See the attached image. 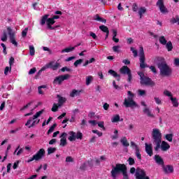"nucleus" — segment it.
<instances>
[{"label":"nucleus","instance_id":"48","mask_svg":"<svg viewBox=\"0 0 179 179\" xmlns=\"http://www.w3.org/2000/svg\"><path fill=\"white\" fill-rule=\"evenodd\" d=\"M120 48H121L120 45H115L113 47V50L114 52H120Z\"/></svg>","mask_w":179,"mask_h":179},{"label":"nucleus","instance_id":"54","mask_svg":"<svg viewBox=\"0 0 179 179\" xmlns=\"http://www.w3.org/2000/svg\"><path fill=\"white\" fill-rule=\"evenodd\" d=\"M130 145L131 148H134L135 150H136V149H139V147H138L136 143H135L134 141H131Z\"/></svg>","mask_w":179,"mask_h":179},{"label":"nucleus","instance_id":"55","mask_svg":"<svg viewBox=\"0 0 179 179\" xmlns=\"http://www.w3.org/2000/svg\"><path fill=\"white\" fill-rule=\"evenodd\" d=\"M36 71H37V69H36V67L31 69L30 71H29V75H33V74L36 73Z\"/></svg>","mask_w":179,"mask_h":179},{"label":"nucleus","instance_id":"61","mask_svg":"<svg viewBox=\"0 0 179 179\" xmlns=\"http://www.w3.org/2000/svg\"><path fill=\"white\" fill-rule=\"evenodd\" d=\"M93 134H97V135L99 136H103V133L99 131L98 130H92Z\"/></svg>","mask_w":179,"mask_h":179},{"label":"nucleus","instance_id":"22","mask_svg":"<svg viewBox=\"0 0 179 179\" xmlns=\"http://www.w3.org/2000/svg\"><path fill=\"white\" fill-rule=\"evenodd\" d=\"M143 112L144 113V114L148 115V117H150V118H155V115H153V113H152V111L150 110V109H149V108L145 107L143 110Z\"/></svg>","mask_w":179,"mask_h":179},{"label":"nucleus","instance_id":"59","mask_svg":"<svg viewBox=\"0 0 179 179\" xmlns=\"http://www.w3.org/2000/svg\"><path fill=\"white\" fill-rule=\"evenodd\" d=\"M97 124L99 128H103V129H106V128L104 127V122H99Z\"/></svg>","mask_w":179,"mask_h":179},{"label":"nucleus","instance_id":"49","mask_svg":"<svg viewBox=\"0 0 179 179\" xmlns=\"http://www.w3.org/2000/svg\"><path fill=\"white\" fill-rule=\"evenodd\" d=\"M82 62H83V59H82L76 60L74 62V66H76V68L78 67V65H80V64H82Z\"/></svg>","mask_w":179,"mask_h":179},{"label":"nucleus","instance_id":"37","mask_svg":"<svg viewBox=\"0 0 179 179\" xmlns=\"http://www.w3.org/2000/svg\"><path fill=\"white\" fill-rule=\"evenodd\" d=\"M100 30H101V31H103V33H108V27H107L105 25H101L99 27Z\"/></svg>","mask_w":179,"mask_h":179},{"label":"nucleus","instance_id":"13","mask_svg":"<svg viewBox=\"0 0 179 179\" xmlns=\"http://www.w3.org/2000/svg\"><path fill=\"white\" fill-rule=\"evenodd\" d=\"M157 6L159 8L161 13H169V10L164 6V0H158L157 2Z\"/></svg>","mask_w":179,"mask_h":179},{"label":"nucleus","instance_id":"63","mask_svg":"<svg viewBox=\"0 0 179 179\" xmlns=\"http://www.w3.org/2000/svg\"><path fill=\"white\" fill-rule=\"evenodd\" d=\"M50 69V66H49L48 64H47L45 66H44L43 67H42L41 69V71L43 72V71H45V69Z\"/></svg>","mask_w":179,"mask_h":179},{"label":"nucleus","instance_id":"47","mask_svg":"<svg viewBox=\"0 0 179 179\" xmlns=\"http://www.w3.org/2000/svg\"><path fill=\"white\" fill-rule=\"evenodd\" d=\"M130 50L133 52L134 57H138V50H135L134 47L130 48Z\"/></svg>","mask_w":179,"mask_h":179},{"label":"nucleus","instance_id":"1","mask_svg":"<svg viewBox=\"0 0 179 179\" xmlns=\"http://www.w3.org/2000/svg\"><path fill=\"white\" fill-rule=\"evenodd\" d=\"M154 64H157V66L160 71V73L162 76H170L171 75V69L167 63H166V60L162 57H157L154 59Z\"/></svg>","mask_w":179,"mask_h":179},{"label":"nucleus","instance_id":"64","mask_svg":"<svg viewBox=\"0 0 179 179\" xmlns=\"http://www.w3.org/2000/svg\"><path fill=\"white\" fill-rule=\"evenodd\" d=\"M174 65H176V66H179V59L178 58H176L174 59Z\"/></svg>","mask_w":179,"mask_h":179},{"label":"nucleus","instance_id":"44","mask_svg":"<svg viewBox=\"0 0 179 179\" xmlns=\"http://www.w3.org/2000/svg\"><path fill=\"white\" fill-rule=\"evenodd\" d=\"M138 96H146V91L145 90H138Z\"/></svg>","mask_w":179,"mask_h":179},{"label":"nucleus","instance_id":"2","mask_svg":"<svg viewBox=\"0 0 179 179\" xmlns=\"http://www.w3.org/2000/svg\"><path fill=\"white\" fill-rule=\"evenodd\" d=\"M153 143H155L156 147L155 150L157 152L160 149V143H162V132L159 129H153L152 132Z\"/></svg>","mask_w":179,"mask_h":179},{"label":"nucleus","instance_id":"10","mask_svg":"<svg viewBox=\"0 0 179 179\" xmlns=\"http://www.w3.org/2000/svg\"><path fill=\"white\" fill-rule=\"evenodd\" d=\"M69 78H71V76L69 74L59 76L55 78V80H53V84L62 85V82H64V80H68Z\"/></svg>","mask_w":179,"mask_h":179},{"label":"nucleus","instance_id":"9","mask_svg":"<svg viewBox=\"0 0 179 179\" xmlns=\"http://www.w3.org/2000/svg\"><path fill=\"white\" fill-rule=\"evenodd\" d=\"M45 155V150L43 148L40 149L36 155L33 156L31 159H28L27 163H30V162H33V160L38 161L43 158V157Z\"/></svg>","mask_w":179,"mask_h":179},{"label":"nucleus","instance_id":"43","mask_svg":"<svg viewBox=\"0 0 179 179\" xmlns=\"http://www.w3.org/2000/svg\"><path fill=\"white\" fill-rule=\"evenodd\" d=\"M55 127H57V124H54L48 131V135H50V134L54 132V129H55Z\"/></svg>","mask_w":179,"mask_h":179},{"label":"nucleus","instance_id":"52","mask_svg":"<svg viewBox=\"0 0 179 179\" xmlns=\"http://www.w3.org/2000/svg\"><path fill=\"white\" fill-rule=\"evenodd\" d=\"M8 40V36L6 35V31H4L1 36V41H6Z\"/></svg>","mask_w":179,"mask_h":179},{"label":"nucleus","instance_id":"32","mask_svg":"<svg viewBox=\"0 0 179 179\" xmlns=\"http://www.w3.org/2000/svg\"><path fill=\"white\" fill-rule=\"evenodd\" d=\"M94 20H96L97 22H102V23H106V20L101 18L99 15H96L94 17Z\"/></svg>","mask_w":179,"mask_h":179},{"label":"nucleus","instance_id":"23","mask_svg":"<svg viewBox=\"0 0 179 179\" xmlns=\"http://www.w3.org/2000/svg\"><path fill=\"white\" fill-rule=\"evenodd\" d=\"M155 159L156 163H157V164H160L161 166L164 165V162L163 161V159H162V157L160 156L155 155Z\"/></svg>","mask_w":179,"mask_h":179},{"label":"nucleus","instance_id":"26","mask_svg":"<svg viewBox=\"0 0 179 179\" xmlns=\"http://www.w3.org/2000/svg\"><path fill=\"white\" fill-rule=\"evenodd\" d=\"M108 73H110V75H112V76H113V78H118L117 80H120L121 76H120V74L117 73V72H115V71L109 70Z\"/></svg>","mask_w":179,"mask_h":179},{"label":"nucleus","instance_id":"17","mask_svg":"<svg viewBox=\"0 0 179 179\" xmlns=\"http://www.w3.org/2000/svg\"><path fill=\"white\" fill-rule=\"evenodd\" d=\"M66 136H68V134L66 132H63L60 136V146H66L67 142H66Z\"/></svg>","mask_w":179,"mask_h":179},{"label":"nucleus","instance_id":"29","mask_svg":"<svg viewBox=\"0 0 179 179\" xmlns=\"http://www.w3.org/2000/svg\"><path fill=\"white\" fill-rule=\"evenodd\" d=\"M48 16H50L49 15H45L42 17V19L41 20V24L42 26H44V24H45V22H47V20L48 19Z\"/></svg>","mask_w":179,"mask_h":179},{"label":"nucleus","instance_id":"16","mask_svg":"<svg viewBox=\"0 0 179 179\" xmlns=\"http://www.w3.org/2000/svg\"><path fill=\"white\" fill-rule=\"evenodd\" d=\"M54 23H55V20H54V19L52 18H48L47 21H46V24L48 26V29H49V30H55V29H57V27H59V26H56V27H52V24H54Z\"/></svg>","mask_w":179,"mask_h":179},{"label":"nucleus","instance_id":"36","mask_svg":"<svg viewBox=\"0 0 179 179\" xmlns=\"http://www.w3.org/2000/svg\"><path fill=\"white\" fill-rule=\"evenodd\" d=\"M135 155L138 160H142V155L139 151V148H136Z\"/></svg>","mask_w":179,"mask_h":179},{"label":"nucleus","instance_id":"21","mask_svg":"<svg viewBox=\"0 0 179 179\" xmlns=\"http://www.w3.org/2000/svg\"><path fill=\"white\" fill-rule=\"evenodd\" d=\"M48 65L50 69H52L53 71H57V69L59 68L60 64L58 62L55 63L54 62H51L48 63Z\"/></svg>","mask_w":179,"mask_h":179},{"label":"nucleus","instance_id":"6","mask_svg":"<svg viewBox=\"0 0 179 179\" xmlns=\"http://www.w3.org/2000/svg\"><path fill=\"white\" fill-rule=\"evenodd\" d=\"M141 79V85H145V86H155V82L152 80L149 77L145 76V74L142 72L138 73Z\"/></svg>","mask_w":179,"mask_h":179},{"label":"nucleus","instance_id":"33","mask_svg":"<svg viewBox=\"0 0 179 179\" xmlns=\"http://www.w3.org/2000/svg\"><path fill=\"white\" fill-rule=\"evenodd\" d=\"M170 99L173 105V107H178V101H177V98H173V96H171Z\"/></svg>","mask_w":179,"mask_h":179},{"label":"nucleus","instance_id":"35","mask_svg":"<svg viewBox=\"0 0 179 179\" xmlns=\"http://www.w3.org/2000/svg\"><path fill=\"white\" fill-rule=\"evenodd\" d=\"M75 50V47L66 48L62 50V52H71Z\"/></svg>","mask_w":179,"mask_h":179},{"label":"nucleus","instance_id":"57","mask_svg":"<svg viewBox=\"0 0 179 179\" xmlns=\"http://www.w3.org/2000/svg\"><path fill=\"white\" fill-rule=\"evenodd\" d=\"M132 9H133L134 12H138V4H136L135 3H133Z\"/></svg>","mask_w":179,"mask_h":179},{"label":"nucleus","instance_id":"19","mask_svg":"<svg viewBox=\"0 0 179 179\" xmlns=\"http://www.w3.org/2000/svg\"><path fill=\"white\" fill-rule=\"evenodd\" d=\"M145 152L150 157L153 156V148L152 147V144L145 143Z\"/></svg>","mask_w":179,"mask_h":179},{"label":"nucleus","instance_id":"60","mask_svg":"<svg viewBox=\"0 0 179 179\" xmlns=\"http://www.w3.org/2000/svg\"><path fill=\"white\" fill-rule=\"evenodd\" d=\"M154 99L155 100V103L160 105L162 104V100L159 97H155Z\"/></svg>","mask_w":179,"mask_h":179},{"label":"nucleus","instance_id":"28","mask_svg":"<svg viewBox=\"0 0 179 179\" xmlns=\"http://www.w3.org/2000/svg\"><path fill=\"white\" fill-rule=\"evenodd\" d=\"M85 82H86L85 83L86 85L89 86V85H90V83L93 82V76H87L85 78Z\"/></svg>","mask_w":179,"mask_h":179},{"label":"nucleus","instance_id":"11","mask_svg":"<svg viewBox=\"0 0 179 179\" xmlns=\"http://www.w3.org/2000/svg\"><path fill=\"white\" fill-rule=\"evenodd\" d=\"M120 73L123 75H127L129 83H132V73H131V69L128 66H124L120 69Z\"/></svg>","mask_w":179,"mask_h":179},{"label":"nucleus","instance_id":"15","mask_svg":"<svg viewBox=\"0 0 179 179\" xmlns=\"http://www.w3.org/2000/svg\"><path fill=\"white\" fill-rule=\"evenodd\" d=\"M26 108H29V110H31V112L29 113L25 114L24 117H29V115H33V110L36 108V107L33 106V102L29 103L28 104L24 106L21 110H26Z\"/></svg>","mask_w":179,"mask_h":179},{"label":"nucleus","instance_id":"41","mask_svg":"<svg viewBox=\"0 0 179 179\" xmlns=\"http://www.w3.org/2000/svg\"><path fill=\"white\" fill-rule=\"evenodd\" d=\"M10 71H12V66H6L4 69V75H8L9 72H10Z\"/></svg>","mask_w":179,"mask_h":179},{"label":"nucleus","instance_id":"38","mask_svg":"<svg viewBox=\"0 0 179 179\" xmlns=\"http://www.w3.org/2000/svg\"><path fill=\"white\" fill-rule=\"evenodd\" d=\"M118 121H120V115H115L113 117L111 122H118Z\"/></svg>","mask_w":179,"mask_h":179},{"label":"nucleus","instance_id":"30","mask_svg":"<svg viewBox=\"0 0 179 179\" xmlns=\"http://www.w3.org/2000/svg\"><path fill=\"white\" fill-rule=\"evenodd\" d=\"M159 41L160 44H162V45H166L167 43V40H166V38L163 36L159 38Z\"/></svg>","mask_w":179,"mask_h":179},{"label":"nucleus","instance_id":"31","mask_svg":"<svg viewBox=\"0 0 179 179\" xmlns=\"http://www.w3.org/2000/svg\"><path fill=\"white\" fill-rule=\"evenodd\" d=\"M143 13H146V8L141 7V8H140V9L138 10V14L140 15L141 19H142V16H143Z\"/></svg>","mask_w":179,"mask_h":179},{"label":"nucleus","instance_id":"7","mask_svg":"<svg viewBox=\"0 0 179 179\" xmlns=\"http://www.w3.org/2000/svg\"><path fill=\"white\" fill-rule=\"evenodd\" d=\"M125 170V164H117L115 167H113L110 171V174L113 179H117V176H118L120 171L122 173Z\"/></svg>","mask_w":179,"mask_h":179},{"label":"nucleus","instance_id":"42","mask_svg":"<svg viewBox=\"0 0 179 179\" xmlns=\"http://www.w3.org/2000/svg\"><path fill=\"white\" fill-rule=\"evenodd\" d=\"M124 179H129L128 174H127V166H125L124 170L122 171Z\"/></svg>","mask_w":179,"mask_h":179},{"label":"nucleus","instance_id":"50","mask_svg":"<svg viewBox=\"0 0 179 179\" xmlns=\"http://www.w3.org/2000/svg\"><path fill=\"white\" fill-rule=\"evenodd\" d=\"M128 162L130 166H134V164H135V159L132 157H129L128 159Z\"/></svg>","mask_w":179,"mask_h":179},{"label":"nucleus","instance_id":"45","mask_svg":"<svg viewBox=\"0 0 179 179\" xmlns=\"http://www.w3.org/2000/svg\"><path fill=\"white\" fill-rule=\"evenodd\" d=\"M59 107H61V106H58V104L54 103V104H53V106H52V111L53 113H57V111H58V108H59Z\"/></svg>","mask_w":179,"mask_h":179},{"label":"nucleus","instance_id":"24","mask_svg":"<svg viewBox=\"0 0 179 179\" xmlns=\"http://www.w3.org/2000/svg\"><path fill=\"white\" fill-rule=\"evenodd\" d=\"M81 92H82L81 90H73L70 93V96L75 97V96H80Z\"/></svg>","mask_w":179,"mask_h":179},{"label":"nucleus","instance_id":"12","mask_svg":"<svg viewBox=\"0 0 179 179\" xmlns=\"http://www.w3.org/2000/svg\"><path fill=\"white\" fill-rule=\"evenodd\" d=\"M136 179H150L148 176H146V172L141 169H137L136 171Z\"/></svg>","mask_w":179,"mask_h":179},{"label":"nucleus","instance_id":"27","mask_svg":"<svg viewBox=\"0 0 179 179\" xmlns=\"http://www.w3.org/2000/svg\"><path fill=\"white\" fill-rule=\"evenodd\" d=\"M120 143L122 145H123L124 147L128 148L129 146V143H128V140L127 139V137H123L120 140Z\"/></svg>","mask_w":179,"mask_h":179},{"label":"nucleus","instance_id":"62","mask_svg":"<svg viewBox=\"0 0 179 179\" xmlns=\"http://www.w3.org/2000/svg\"><path fill=\"white\" fill-rule=\"evenodd\" d=\"M150 69H151L153 73H157V71L156 70V67H155V66H150Z\"/></svg>","mask_w":179,"mask_h":179},{"label":"nucleus","instance_id":"58","mask_svg":"<svg viewBox=\"0 0 179 179\" xmlns=\"http://www.w3.org/2000/svg\"><path fill=\"white\" fill-rule=\"evenodd\" d=\"M28 30H29V28H25L24 30L22 31V37H26V36H27Z\"/></svg>","mask_w":179,"mask_h":179},{"label":"nucleus","instance_id":"4","mask_svg":"<svg viewBox=\"0 0 179 179\" xmlns=\"http://www.w3.org/2000/svg\"><path fill=\"white\" fill-rule=\"evenodd\" d=\"M43 113H44V110L37 112L32 117H29L26 122L25 126L28 127V128H33V127H36V125L40 122V119L37 118H38V117H40Z\"/></svg>","mask_w":179,"mask_h":179},{"label":"nucleus","instance_id":"53","mask_svg":"<svg viewBox=\"0 0 179 179\" xmlns=\"http://www.w3.org/2000/svg\"><path fill=\"white\" fill-rule=\"evenodd\" d=\"M164 94L165 95V96H167V97H173V94L170 92V91H169V90H165L164 92Z\"/></svg>","mask_w":179,"mask_h":179},{"label":"nucleus","instance_id":"8","mask_svg":"<svg viewBox=\"0 0 179 179\" xmlns=\"http://www.w3.org/2000/svg\"><path fill=\"white\" fill-rule=\"evenodd\" d=\"M69 137L68 139L70 141V142H73L76 141V139H80L82 141L83 138V134L80 131L74 132L73 131H71L68 133Z\"/></svg>","mask_w":179,"mask_h":179},{"label":"nucleus","instance_id":"39","mask_svg":"<svg viewBox=\"0 0 179 179\" xmlns=\"http://www.w3.org/2000/svg\"><path fill=\"white\" fill-rule=\"evenodd\" d=\"M165 138L169 142H173V134H166Z\"/></svg>","mask_w":179,"mask_h":179},{"label":"nucleus","instance_id":"51","mask_svg":"<svg viewBox=\"0 0 179 179\" xmlns=\"http://www.w3.org/2000/svg\"><path fill=\"white\" fill-rule=\"evenodd\" d=\"M113 87H114L116 90H121V89H122V87L118 86V85L115 83V80L113 82Z\"/></svg>","mask_w":179,"mask_h":179},{"label":"nucleus","instance_id":"3","mask_svg":"<svg viewBox=\"0 0 179 179\" xmlns=\"http://www.w3.org/2000/svg\"><path fill=\"white\" fill-rule=\"evenodd\" d=\"M128 97L124 99V106L128 108L130 107L131 108H135L138 107V103L135 101H134V97H135V94L132 93L131 91L127 92Z\"/></svg>","mask_w":179,"mask_h":179},{"label":"nucleus","instance_id":"25","mask_svg":"<svg viewBox=\"0 0 179 179\" xmlns=\"http://www.w3.org/2000/svg\"><path fill=\"white\" fill-rule=\"evenodd\" d=\"M57 97L59 99V101H58V107H62V104H64V103H65V101H66V99L59 96V95H57Z\"/></svg>","mask_w":179,"mask_h":179},{"label":"nucleus","instance_id":"46","mask_svg":"<svg viewBox=\"0 0 179 179\" xmlns=\"http://www.w3.org/2000/svg\"><path fill=\"white\" fill-rule=\"evenodd\" d=\"M57 148H48V155H51L52 153H55Z\"/></svg>","mask_w":179,"mask_h":179},{"label":"nucleus","instance_id":"18","mask_svg":"<svg viewBox=\"0 0 179 179\" xmlns=\"http://www.w3.org/2000/svg\"><path fill=\"white\" fill-rule=\"evenodd\" d=\"M163 170L165 174H171V173H174V168L171 165H163Z\"/></svg>","mask_w":179,"mask_h":179},{"label":"nucleus","instance_id":"40","mask_svg":"<svg viewBox=\"0 0 179 179\" xmlns=\"http://www.w3.org/2000/svg\"><path fill=\"white\" fill-rule=\"evenodd\" d=\"M36 52V50H34V46L30 45L29 46V54L33 57Z\"/></svg>","mask_w":179,"mask_h":179},{"label":"nucleus","instance_id":"20","mask_svg":"<svg viewBox=\"0 0 179 179\" xmlns=\"http://www.w3.org/2000/svg\"><path fill=\"white\" fill-rule=\"evenodd\" d=\"M162 143H161V145H160V148L162 149V150L163 152H167V150H169V149H170V144H169V143L163 141H161Z\"/></svg>","mask_w":179,"mask_h":179},{"label":"nucleus","instance_id":"56","mask_svg":"<svg viewBox=\"0 0 179 179\" xmlns=\"http://www.w3.org/2000/svg\"><path fill=\"white\" fill-rule=\"evenodd\" d=\"M66 163H72L73 162V158H72V157H67L66 158Z\"/></svg>","mask_w":179,"mask_h":179},{"label":"nucleus","instance_id":"5","mask_svg":"<svg viewBox=\"0 0 179 179\" xmlns=\"http://www.w3.org/2000/svg\"><path fill=\"white\" fill-rule=\"evenodd\" d=\"M139 62H140V68L141 69H145V68H148V64H146V57H145V51L143 50V47L140 46L139 49Z\"/></svg>","mask_w":179,"mask_h":179},{"label":"nucleus","instance_id":"14","mask_svg":"<svg viewBox=\"0 0 179 179\" xmlns=\"http://www.w3.org/2000/svg\"><path fill=\"white\" fill-rule=\"evenodd\" d=\"M7 31H8L10 43H13L15 47H17V42L16 41V39H15V32L12 31L11 27H7Z\"/></svg>","mask_w":179,"mask_h":179},{"label":"nucleus","instance_id":"34","mask_svg":"<svg viewBox=\"0 0 179 179\" xmlns=\"http://www.w3.org/2000/svg\"><path fill=\"white\" fill-rule=\"evenodd\" d=\"M165 45L168 51H172L173 43H171V41H169Z\"/></svg>","mask_w":179,"mask_h":179}]
</instances>
